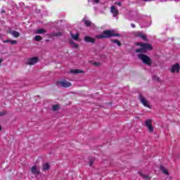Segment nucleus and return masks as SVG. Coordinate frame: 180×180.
Returning <instances> with one entry per match:
<instances>
[{"label": "nucleus", "instance_id": "c756f323", "mask_svg": "<svg viewBox=\"0 0 180 180\" xmlns=\"http://www.w3.org/2000/svg\"><path fill=\"white\" fill-rule=\"evenodd\" d=\"M143 34L142 32H137V33H136L137 37H140L141 39Z\"/></svg>", "mask_w": 180, "mask_h": 180}, {"label": "nucleus", "instance_id": "c85d7f7f", "mask_svg": "<svg viewBox=\"0 0 180 180\" xmlns=\"http://www.w3.org/2000/svg\"><path fill=\"white\" fill-rule=\"evenodd\" d=\"M11 44L13 45V44H18V41L16 40H11L10 41Z\"/></svg>", "mask_w": 180, "mask_h": 180}, {"label": "nucleus", "instance_id": "7c9ffc66", "mask_svg": "<svg viewBox=\"0 0 180 180\" xmlns=\"http://www.w3.org/2000/svg\"><path fill=\"white\" fill-rule=\"evenodd\" d=\"M141 39H143V40H145V41H148L147 36L143 34L142 37Z\"/></svg>", "mask_w": 180, "mask_h": 180}, {"label": "nucleus", "instance_id": "a211bd4d", "mask_svg": "<svg viewBox=\"0 0 180 180\" xmlns=\"http://www.w3.org/2000/svg\"><path fill=\"white\" fill-rule=\"evenodd\" d=\"M160 169L163 172V174H165V175H169V172H168V170H167L163 165L160 166Z\"/></svg>", "mask_w": 180, "mask_h": 180}, {"label": "nucleus", "instance_id": "423d86ee", "mask_svg": "<svg viewBox=\"0 0 180 180\" xmlns=\"http://www.w3.org/2000/svg\"><path fill=\"white\" fill-rule=\"evenodd\" d=\"M151 120H147L145 121V126L148 127L149 133H153L154 132V127L153 126V124L151 123Z\"/></svg>", "mask_w": 180, "mask_h": 180}, {"label": "nucleus", "instance_id": "39448f33", "mask_svg": "<svg viewBox=\"0 0 180 180\" xmlns=\"http://www.w3.org/2000/svg\"><path fill=\"white\" fill-rule=\"evenodd\" d=\"M39 61V57H32L27 60L25 64L27 65H34Z\"/></svg>", "mask_w": 180, "mask_h": 180}, {"label": "nucleus", "instance_id": "f03ea898", "mask_svg": "<svg viewBox=\"0 0 180 180\" xmlns=\"http://www.w3.org/2000/svg\"><path fill=\"white\" fill-rule=\"evenodd\" d=\"M138 58L142 60V63L146 65H151L153 64V60L151 58L144 53H140L138 55Z\"/></svg>", "mask_w": 180, "mask_h": 180}, {"label": "nucleus", "instance_id": "f704fd0d", "mask_svg": "<svg viewBox=\"0 0 180 180\" xmlns=\"http://www.w3.org/2000/svg\"><path fill=\"white\" fill-rule=\"evenodd\" d=\"M116 5H118V6H122V3L121 2H116Z\"/></svg>", "mask_w": 180, "mask_h": 180}, {"label": "nucleus", "instance_id": "f3484780", "mask_svg": "<svg viewBox=\"0 0 180 180\" xmlns=\"http://www.w3.org/2000/svg\"><path fill=\"white\" fill-rule=\"evenodd\" d=\"M50 169V164L46 162L42 165V171H49Z\"/></svg>", "mask_w": 180, "mask_h": 180}, {"label": "nucleus", "instance_id": "412c9836", "mask_svg": "<svg viewBox=\"0 0 180 180\" xmlns=\"http://www.w3.org/2000/svg\"><path fill=\"white\" fill-rule=\"evenodd\" d=\"M135 53H141V54H143L144 53H146V51H144V48L142 46L136 49Z\"/></svg>", "mask_w": 180, "mask_h": 180}, {"label": "nucleus", "instance_id": "a19ab883", "mask_svg": "<svg viewBox=\"0 0 180 180\" xmlns=\"http://www.w3.org/2000/svg\"><path fill=\"white\" fill-rule=\"evenodd\" d=\"M46 41L49 43V41H50V39H46Z\"/></svg>", "mask_w": 180, "mask_h": 180}, {"label": "nucleus", "instance_id": "6ab92c4d", "mask_svg": "<svg viewBox=\"0 0 180 180\" xmlns=\"http://www.w3.org/2000/svg\"><path fill=\"white\" fill-rule=\"evenodd\" d=\"M70 36L73 40L78 41L79 40V34L77 33L76 34H72V32L70 33Z\"/></svg>", "mask_w": 180, "mask_h": 180}, {"label": "nucleus", "instance_id": "5701e85b", "mask_svg": "<svg viewBox=\"0 0 180 180\" xmlns=\"http://www.w3.org/2000/svg\"><path fill=\"white\" fill-rule=\"evenodd\" d=\"M112 43H115V44H117V46H119V47H120V46H122V43H120V41L117 39H111Z\"/></svg>", "mask_w": 180, "mask_h": 180}, {"label": "nucleus", "instance_id": "2eb2a0df", "mask_svg": "<svg viewBox=\"0 0 180 180\" xmlns=\"http://www.w3.org/2000/svg\"><path fill=\"white\" fill-rule=\"evenodd\" d=\"M7 33H10V34H12V36H13V37H19V36H20V33H19L18 31L9 30L7 32Z\"/></svg>", "mask_w": 180, "mask_h": 180}, {"label": "nucleus", "instance_id": "c9c22d12", "mask_svg": "<svg viewBox=\"0 0 180 180\" xmlns=\"http://www.w3.org/2000/svg\"><path fill=\"white\" fill-rule=\"evenodd\" d=\"M95 4H99V0H94Z\"/></svg>", "mask_w": 180, "mask_h": 180}, {"label": "nucleus", "instance_id": "393cba45", "mask_svg": "<svg viewBox=\"0 0 180 180\" xmlns=\"http://www.w3.org/2000/svg\"><path fill=\"white\" fill-rule=\"evenodd\" d=\"M41 39H42V38H41V36H40V35H37L34 38V40L35 41H41Z\"/></svg>", "mask_w": 180, "mask_h": 180}, {"label": "nucleus", "instance_id": "72a5a7b5", "mask_svg": "<svg viewBox=\"0 0 180 180\" xmlns=\"http://www.w3.org/2000/svg\"><path fill=\"white\" fill-rule=\"evenodd\" d=\"M3 42H4V43H11V39H6V40L4 41Z\"/></svg>", "mask_w": 180, "mask_h": 180}, {"label": "nucleus", "instance_id": "f8f14e48", "mask_svg": "<svg viewBox=\"0 0 180 180\" xmlns=\"http://www.w3.org/2000/svg\"><path fill=\"white\" fill-rule=\"evenodd\" d=\"M84 41H86V43H95V39L92 38L89 36H86L84 39Z\"/></svg>", "mask_w": 180, "mask_h": 180}, {"label": "nucleus", "instance_id": "e433bc0d", "mask_svg": "<svg viewBox=\"0 0 180 180\" xmlns=\"http://www.w3.org/2000/svg\"><path fill=\"white\" fill-rule=\"evenodd\" d=\"M131 27H136V25L134 24L131 25Z\"/></svg>", "mask_w": 180, "mask_h": 180}, {"label": "nucleus", "instance_id": "f257e3e1", "mask_svg": "<svg viewBox=\"0 0 180 180\" xmlns=\"http://www.w3.org/2000/svg\"><path fill=\"white\" fill-rule=\"evenodd\" d=\"M110 37H120V34L115 33L113 30H105L102 34L96 35V39H109Z\"/></svg>", "mask_w": 180, "mask_h": 180}, {"label": "nucleus", "instance_id": "473e14b6", "mask_svg": "<svg viewBox=\"0 0 180 180\" xmlns=\"http://www.w3.org/2000/svg\"><path fill=\"white\" fill-rule=\"evenodd\" d=\"M94 65H96V67H99V65H101V63H94Z\"/></svg>", "mask_w": 180, "mask_h": 180}, {"label": "nucleus", "instance_id": "1a4fd4ad", "mask_svg": "<svg viewBox=\"0 0 180 180\" xmlns=\"http://www.w3.org/2000/svg\"><path fill=\"white\" fill-rule=\"evenodd\" d=\"M111 13L113 14V17L116 18L119 15V10L116 9V7L115 6H111Z\"/></svg>", "mask_w": 180, "mask_h": 180}, {"label": "nucleus", "instance_id": "2f4dec72", "mask_svg": "<svg viewBox=\"0 0 180 180\" xmlns=\"http://www.w3.org/2000/svg\"><path fill=\"white\" fill-rule=\"evenodd\" d=\"M6 115V111H1L0 112V117L5 116Z\"/></svg>", "mask_w": 180, "mask_h": 180}, {"label": "nucleus", "instance_id": "dca6fc26", "mask_svg": "<svg viewBox=\"0 0 180 180\" xmlns=\"http://www.w3.org/2000/svg\"><path fill=\"white\" fill-rule=\"evenodd\" d=\"M138 174H139L141 176H142V178H143V179H146V180H150V179H151V176H150L149 175H146V174L141 173V172H138Z\"/></svg>", "mask_w": 180, "mask_h": 180}, {"label": "nucleus", "instance_id": "7ed1b4c3", "mask_svg": "<svg viewBox=\"0 0 180 180\" xmlns=\"http://www.w3.org/2000/svg\"><path fill=\"white\" fill-rule=\"evenodd\" d=\"M139 99L141 103H142V105H143V106H145L146 108H148V109H151V105H150V103H148V101H147V99H146V97H144V96H143V94L139 95Z\"/></svg>", "mask_w": 180, "mask_h": 180}, {"label": "nucleus", "instance_id": "a878e982", "mask_svg": "<svg viewBox=\"0 0 180 180\" xmlns=\"http://www.w3.org/2000/svg\"><path fill=\"white\" fill-rule=\"evenodd\" d=\"M94 162H95V158H92L89 159V167H92V165H94Z\"/></svg>", "mask_w": 180, "mask_h": 180}, {"label": "nucleus", "instance_id": "20e7f679", "mask_svg": "<svg viewBox=\"0 0 180 180\" xmlns=\"http://www.w3.org/2000/svg\"><path fill=\"white\" fill-rule=\"evenodd\" d=\"M56 85H60L62 88H70V86H72V84L66 80H63L56 82Z\"/></svg>", "mask_w": 180, "mask_h": 180}, {"label": "nucleus", "instance_id": "bb28decb", "mask_svg": "<svg viewBox=\"0 0 180 180\" xmlns=\"http://www.w3.org/2000/svg\"><path fill=\"white\" fill-rule=\"evenodd\" d=\"M84 23H85L86 26H88V27L91 26V22L90 21L84 20Z\"/></svg>", "mask_w": 180, "mask_h": 180}, {"label": "nucleus", "instance_id": "37998d69", "mask_svg": "<svg viewBox=\"0 0 180 180\" xmlns=\"http://www.w3.org/2000/svg\"><path fill=\"white\" fill-rule=\"evenodd\" d=\"M2 130V126L0 125V131Z\"/></svg>", "mask_w": 180, "mask_h": 180}, {"label": "nucleus", "instance_id": "0eeeda50", "mask_svg": "<svg viewBox=\"0 0 180 180\" xmlns=\"http://www.w3.org/2000/svg\"><path fill=\"white\" fill-rule=\"evenodd\" d=\"M142 46V47H143L145 53H147V51H151V50H153V45H151V44L150 43H143Z\"/></svg>", "mask_w": 180, "mask_h": 180}, {"label": "nucleus", "instance_id": "cd10ccee", "mask_svg": "<svg viewBox=\"0 0 180 180\" xmlns=\"http://www.w3.org/2000/svg\"><path fill=\"white\" fill-rule=\"evenodd\" d=\"M143 44H144V43H143V42L135 43V46H140L141 47H143Z\"/></svg>", "mask_w": 180, "mask_h": 180}, {"label": "nucleus", "instance_id": "ea45409f", "mask_svg": "<svg viewBox=\"0 0 180 180\" xmlns=\"http://www.w3.org/2000/svg\"><path fill=\"white\" fill-rule=\"evenodd\" d=\"M144 1V2H148V1H151V0H143Z\"/></svg>", "mask_w": 180, "mask_h": 180}, {"label": "nucleus", "instance_id": "4468645a", "mask_svg": "<svg viewBox=\"0 0 180 180\" xmlns=\"http://www.w3.org/2000/svg\"><path fill=\"white\" fill-rule=\"evenodd\" d=\"M35 34H43L44 33H47V30L42 28H39L35 31Z\"/></svg>", "mask_w": 180, "mask_h": 180}, {"label": "nucleus", "instance_id": "aec40b11", "mask_svg": "<svg viewBox=\"0 0 180 180\" xmlns=\"http://www.w3.org/2000/svg\"><path fill=\"white\" fill-rule=\"evenodd\" d=\"M52 110L53 112H57L58 110H60V104L52 105Z\"/></svg>", "mask_w": 180, "mask_h": 180}, {"label": "nucleus", "instance_id": "ddd939ff", "mask_svg": "<svg viewBox=\"0 0 180 180\" xmlns=\"http://www.w3.org/2000/svg\"><path fill=\"white\" fill-rule=\"evenodd\" d=\"M84 70L79 69L70 70V74L77 75V74H84Z\"/></svg>", "mask_w": 180, "mask_h": 180}, {"label": "nucleus", "instance_id": "9d476101", "mask_svg": "<svg viewBox=\"0 0 180 180\" xmlns=\"http://www.w3.org/2000/svg\"><path fill=\"white\" fill-rule=\"evenodd\" d=\"M49 37H60V36H63V33L61 32H51L48 34Z\"/></svg>", "mask_w": 180, "mask_h": 180}, {"label": "nucleus", "instance_id": "4be33fe9", "mask_svg": "<svg viewBox=\"0 0 180 180\" xmlns=\"http://www.w3.org/2000/svg\"><path fill=\"white\" fill-rule=\"evenodd\" d=\"M70 44H71L73 49H78V47H79V45H78V44L75 43L74 41H70Z\"/></svg>", "mask_w": 180, "mask_h": 180}, {"label": "nucleus", "instance_id": "58836bf2", "mask_svg": "<svg viewBox=\"0 0 180 180\" xmlns=\"http://www.w3.org/2000/svg\"><path fill=\"white\" fill-rule=\"evenodd\" d=\"M2 61H4V59L3 58H0V64H1V63H2Z\"/></svg>", "mask_w": 180, "mask_h": 180}, {"label": "nucleus", "instance_id": "6e6552de", "mask_svg": "<svg viewBox=\"0 0 180 180\" xmlns=\"http://www.w3.org/2000/svg\"><path fill=\"white\" fill-rule=\"evenodd\" d=\"M179 70H180L179 63H176L172 66L170 71L172 74H174V72H176L178 74V72H179Z\"/></svg>", "mask_w": 180, "mask_h": 180}, {"label": "nucleus", "instance_id": "4c0bfd02", "mask_svg": "<svg viewBox=\"0 0 180 180\" xmlns=\"http://www.w3.org/2000/svg\"><path fill=\"white\" fill-rule=\"evenodd\" d=\"M1 13H5V11L4 10H1Z\"/></svg>", "mask_w": 180, "mask_h": 180}, {"label": "nucleus", "instance_id": "9b49d317", "mask_svg": "<svg viewBox=\"0 0 180 180\" xmlns=\"http://www.w3.org/2000/svg\"><path fill=\"white\" fill-rule=\"evenodd\" d=\"M31 172L34 175H40V171L37 170V167L36 165L32 167Z\"/></svg>", "mask_w": 180, "mask_h": 180}, {"label": "nucleus", "instance_id": "b1692460", "mask_svg": "<svg viewBox=\"0 0 180 180\" xmlns=\"http://www.w3.org/2000/svg\"><path fill=\"white\" fill-rule=\"evenodd\" d=\"M153 81H156V82H161V79H160V77L157 75L153 76Z\"/></svg>", "mask_w": 180, "mask_h": 180}, {"label": "nucleus", "instance_id": "79ce46f5", "mask_svg": "<svg viewBox=\"0 0 180 180\" xmlns=\"http://www.w3.org/2000/svg\"><path fill=\"white\" fill-rule=\"evenodd\" d=\"M108 105H112V102L108 103Z\"/></svg>", "mask_w": 180, "mask_h": 180}]
</instances>
